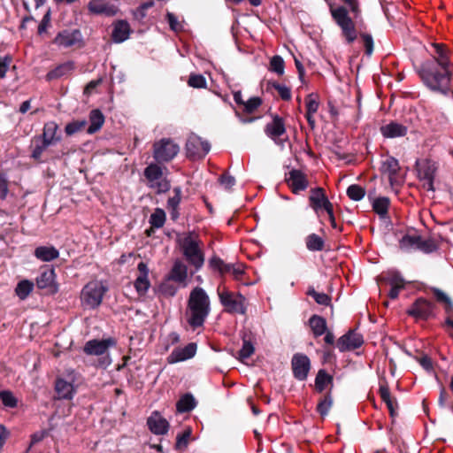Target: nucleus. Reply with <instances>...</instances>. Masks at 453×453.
<instances>
[{"instance_id":"a211bd4d","label":"nucleus","mask_w":453,"mask_h":453,"mask_svg":"<svg viewBox=\"0 0 453 453\" xmlns=\"http://www.w3.org/2000/svg\"><path fill=\"white\" fill-rule=\"evenodd\" d=\"M286 181L295 194L306 189L309 185L306 175L296 169H293L288 173V177H286Z\"/></svg>"},{"instance_id":"6e6552de","label":"nucleus","mask_w":453,"mask_h":453,"mask_svg":"<svg viewBox=\"0 0 453 453\" xmlns=\"http://www.w3.org/2000/svg\"><path fill=\"white\" fill-rule=\"evenodd\" d=\"M153 157L157 162H168L179 152V146L171 139H161L153 145Z\"/></svg>"},{"instance_id":"4be33fe9","label":"nucleus","mask_w":453,"mask_h":453,"mask_svg":"<svg viewBox=\"0 0 453 453\" xmlns=\"http://www.w3.org/2000/svg\"><path fill=\"white\" fill-rule=\"evenodd\" d=\"M265 133L277 142L278 139L286 133L284 119L279 115H273L272 121L265 125Z\"/></svg>"},{"instance_id":"9b49d317","label":"nucleus","mask_w":453,"mask_h":453,"mask_svg":"<svg viewBox=\"0 0 453 453\" xmlns=\"http://www.w3.org/2000/svg\"><path fill=\"white\" fill-rule=\"evenodd\" d=\"M400 247L404 250H420L426 253H430L435 249L433 242L424 240L418 234L404 235L400 241Z\"/></svg>"},{"instance_id":"20e7f679","label":"nucleus","mask_w":453,"mask_h":453,"mask_svg":"<svg viewBox=\"0 0 453 453\" xmlns=\"http://www.w3.org/2000/svg\"><path fill=\"white\" fill-rule=\"evenodd\" d=\"M108 290V287L102 280H93L88 282L81 292V305L87 309L97 308Z\"/></svg>"},{"instance_id":"ddd939ff","label":"nucleus","mask_w":453,"mask_h":453,"mask_svg":"<svg viewBox=\"0 0 453 453\" xmlns=\"http://www.w3.org/2000/svg\"><path fill=\"white\" fill-rule=\"evenodd\" d=\"M116 344L117 342L112 337L102 340L93 339L85 343L83 351L88 356H102L107 353L110 348L115 347Z\"/></svg>"},{"instance_id":"1a4fd4ad","label":"nucleus","mask_w":453,"mask_h":453,"mask_svg":"<svg viewBox=\"0 0 453 453\" xmlns=\"http://www.w3.org/2000/svg\"><path fill=\"white\" fill-rule=\"evenodd\" d=\"M381 174L388 179L391 187L398 186L403 181L399 162L393 157L383 159L380 166Z\"/></svg>"},{"instance_id":"a878e982","label":"nucleus","mask_w":453,"mask_h":453,"mask_svg":"<svg viewBox=\"0 0 453 453\" xmlns=\"http://www.w3.org/2000/svg\"><path fill=\"white\" fill-rule=\"evenodd\" d=\"M148 426L155 434H165L169 429L168 421L157 411H154L147 420Z\"/></svg>"},{"instance_id":"4d7b16f0","label":"nucleus","mask_w":453,"mask_h":453,"mask_svg":"<svg viewBox=\"0 0 453 453\" xmlns=\"http://www.w3.org/2000/svg\"><path fill=\"white\" fill-rule=\"evenodd\" d=\"M15 291H16L17 296L20 299H22V300L26 299L28 296V280H21L18 284Z\"/></svg>"},{"instance_id":"dca6fc26","label":"nucleus","mask_w":453,"mask_h":453,"mask_svg":"<svg viewBox=\"0 0 453 453\" xmlns=\"http://www.w3.org/2000/svg\"><path fill=\"white\" fill-rule=\"evenodd\" d=\"M293 374L296 379L304 380L311 369V362L309 357L304 354H295L291 361Z\"/></svg>"},{"instance_id":"0e129e2a","label":"nucleus","mask_w":453,"mask_h":453,"mask_svg":"<svg viewBox=\"0 0 453 453\" xmlns=\"http://www.w3.org/2000/svg\"><path fill=\"white\" fill-rule=\"evenodd\" d=\"M167 21L170 25V27L174 31H179L182 28L181 25L178 21V19L174 14L168 12L166 15Z\"/></svg>"},{"instance_id":"a19ab883","label":"nucleus","mask_w":453,"mask_h":453,"mask_svg":"<svg viewBox=\"0 0 453 453\" xmlns=\"http://www.w3.org/2000/svg\"><path fill=\"white\" fill-rule=\"evenodd\" d=\"M165 212L163 209L157 208L150 217V224L152 227L161 228L165 222Z\"/></svg>"},{"instance_id":"338daca9","label":"nucleus","mask_w":453,"mask_h":453,"mask_svg":"<svg viewBox=\"0 0 453 453\" xmlns=\"http://www.w3.org/2000/svg\"><path fill=\"white\" fill-rule=\"evenodd\" d=\"M389 411L390 416L394 417L396 414L397 403L394 397H390L388 400L384 402Z\"/></svg>"},{"instance_id":"393cba45","label":"nucleus","mask_w":453,"mask_h":453,"mask_svg":"<svg viewBox=\"0 0 453 453\" xmlns=\"http://www.w3.org/2000/svg\"><path fill=\"white\" fill-rule=\"evenodd\" d=\"M261 104H262V100L260 97H258V96L251 97L248 101H246L245 104H243L242 111V112L236 111V114L238 115L240 120L242 123L253 122L257 118L248 117L246 115L254 113Z\"/></svg>"},{"instance_id":"473e14b6","label":"nucleus","mask_w":453,"mask_h":453,"mask_svg":"<svg viewBox=\"0 0 453 453\" xmlns=\"http://www.w3.org/2000/svg\"><path fill=\"white\" fill-rule=\"evenodd\" d=\"M89 122L90 125L87 130L88 134H92L100 130L104 123V117L101 111L92 110L89 113Z\"/></svg>"},{"instance_id":"de8ad7c7","label":"nucleus","mask_w":453,"mask_h":453,"mask_svg":"<svg viewBox=\"0 0 453 453\" xmlns=\"http://www.w3.org/2000/svg\"><path fill=\"white\" fill-rule=\"evenodd\" d=\"M307 294L313 297L316 303L319 304L329 305L331 303V298L328 295L317 292L314 288L309 289Z\"/></svg>"},{"instance_id":"ea45409f","label":"nucleus","mask_w":453,"mask_h":453,"mask_svg":"<svg viewBox=\"0 0 453 453\" xmlns=\"http://www.w3.org/2000/svg\"><path fill=\"white\" fill-rule=\"evenodd\" d=\"M196 406V402L194 397L187 394L180 397V399L177 402L176 408L179 412H188L193 410Z\"/></svg>"},{"instance_id":"b1692460","label":"nucleus","mask_w":453,"mask_h":453,"mask_svg":"<svg viewBox=\"0 0 453 453\" xmlns=\"http://www.w3.org/2000/svg\"><path fill=\"white\" fill-rule=\"evenodd\" d=\"M431 47L434 50L433 52H431V56L433 57L431 61L435 62L436 65L442 67H450L452 65L449 59V50L446 45L434 42L431 44Z\"/></svg>"},{"instance_id":"e433bc0d","label":"nucleus","mask_w":453,"mask_h":453,"mask_svg":"<svg viewBox=\"0 0 453 453\" xmlns=\"http://www.w3.org/2000/svg\"><path fill=\"white\" fill-rule=\"evenodd\" d=\"M73 65L70 62L61 64L47 73V79L49 81L58 79L62 76L70 73L73 71Z\"/></svg>"},{"instance_id":"a18cd8bd","label":"nucleus","mask_w":453,"mask_h":453,"mask_svg":"<svg viewBox=\"0 0 453 453\" xmlns=\"http://www.w3.org/2000/svg\"><path fill=\"white\" fill-rule=\"evenodd\" d=\"M348 196L354 201H360L365 195V190L359 185L353 184L347 188Z\"/></svg>"},{"instance_id":"5701e85b","label":"nucleus","mask_w":453,"mask_h":453,"mask_svg":"<svg viewBox=\"0 0 453 453\" xmlns=\"http://www.w3.org/2000/svg\"><path fill=\"white\" fill-rule=\"evenodd\" d=\"M139 275L134 280V286L139 296H144L150 287L149 280V268L144 262H140L137 265Z\"/></svg>"},{"instance_id":"69168bd1","label":"nucleus","mask_w":453,"mask_h":453,"mask_svg":"<svg viewBox=\"0 0 453 453\" xmlns=\"http://www.w3.org/2000/svg\"><path fill=\"white\" fill-rule=\"evenodd\" d=\"M417 360L426 371L430 372L433 370V362L428 356H422L418 357Z\"/></svg>"},{"instance_id":"e2e57ef3","label":"nucleus","mask_w":453,"mask_h":453,"mask_svg":"<svg viewBox=\"0 0 453 453\" xmlns=\"http://www.w3.org/2000/svg\"><path fill=\"white\" fill-rule=\"evenodd\" d=\"M231 275H233V277L235 279V280H241L242 274L244 273V265L241 263H237V264H233V266L231 268Z\"/></svg>"},{"instance_id":"f3484780","label":"nucleus","mask_w":453,"mask_h":453,"mask_svg":"<svg viewBox=\"0 0 453 453\" xmlns=\"http://www.w3.org/2000/svg\"><path fill=\"white\" fill-rule=\"evenodd\" d=\"M88 10L92 14L114 16L118 12V7L111 0H90Z\"/></svg>"},{"instance_id":"f704fd0d","label":"nucleus","mask_w":453,"mask_h":453,"mask_svg":"<svg viewBox=\"0 0 453 453\" xmlns=\"http://www.w3.org/2000/svg\"><path fill=\"white\" fill-rule=\"evenodd\" d=\"M57 130L58 125L55 122H49L45 124L42 134L43 147H48L58 141V138L56 137Z\"/></svg>"},{"instance_id":"09e8293b","label":"nucleus","mask_w":453,"mask_h":453,"mask_svg":"<svg viewBox=\"0 0 453 453\" xmlns=\"http://www.w3.org/2000/svg\"><path fill=\"white\" fill-rule=\"evenodd\" d=\"M87 126L86 120H76L71 123H68L65 126V133L69 135H72L81 130H82Z\"/></svg>"},{"instance_id":"f257e3e1","label":"nucleus","mask_w":453,"mask_h":453,"mask_svg":"<svg viewBox=\"0 0 453 453\" xmlns=\"http://www.w3.org/2000/svg\"><path fill=\"white\" fill-rule=\"evenodd\" d=\"M419 77L424 84L434 92L446 95L450 90L452 71L450 67L439 66L435 62L426 61L418 70Z\"/></svg>"},{"instance_id":"052dcab7","label":"nucleus","mask_w":453,"mask_h":453,"mask_svg":"<svg viewBox=\"0 0 453 453\" xmlns=\"http://www.w3.org/2000/svg\"><path fill=\"white\" fill-rule=\"evenodd\" d=\"M273 87L283 100H289L291 98V90L288 87L280 84H275Z\"/></svg>"},{"instance_id":"7ed1b4c3","label":"nucleus","mask_w":453,"mask_h":453,"mask_svg":"<svg viewBox=\"0 0 453 453\" xmlns=\"http://www.w3.org/2000/svg\"><path fill=\"white\" fill-rule=\"evenodd\" d=\"M202 246V241L194 233H188L180 240V247L183 256L188 263L195 267L196 271L200 270L204 264V254Z\"/></svg>"},{"instance_id":"7c9ffc66","label":"nucleus","mask_w":453,"mask_h":453,"mask_svg":"<svg viewBox=\"0 0 453 453\" xmlns=\"http://www.w3.org/2000/svg\"><path fill=\"white\" fill-rule=\"evenodd\" d=\"M130 34V26L125 20H119L113 26L111 37L114 42L119 43L126 41Z\"/></svg>"},{"instance_id":"603ef678","label":"nucleus","mask_w":453,"mask_h":453,"mask_svg":"<svg viewBox=\"0 0 453 453\" xmlns=\"http://www.w3.org/2000/svg\"><path fill=\"white\" fill-rule=\"evenodd\" d=\"M331 406H332V398H331V396L326 395V396H325V398L323 400H321L319 403V404L317 406V411L322 417H324V416L327 415Z\"/></svg>"},{"instance_id":"f03ea898","label":"nucleus","mask_w":453,"mask_h":453,"mask_svg":"<svg viewBox=\"0 0 453 453\" xmlns=\"http://www.w3.org/2000/svg\"><path fill=\"white\" fill-rule=\"evenodd\" d=\"M211 311V302L206 292L200 287H196L189 295L187 307V321L196 329L203 325Z\"/></svg>"},{"instance_id":"c85d7f7f","label":"nucleus","mask_w":453,"mask_h":453,"mask_svg":"<svg viewBox=\"0 0 453 453\" xmlns=\"http://www.w3.org/2000/svg\"><path fill=\"white\" fill-rule=\"evenodd\" d=\"M55 390L58 399H73L75 388L73 381H67L63 378H58L55 382Z\"/></svg>"},{"instance_id":"774afa93","label":"nucleus","mask_w":453,"mask_h":453,"mask_svg":"<svg viewBox=\"0 0 453 453\" xmlns=\"http://www.w3.org/2000/svg\"><path fill=\"white\" fill-rule=\"evenodd\" d=\"M220 184L223 185L226 188H230L234 185V179L227 174H223L219 178Z\"/></svg>"},{"instance_id":"6e6d98bb","label":"nucleus","mask_w":453,"mask_h":453,"mask_svg":"<svg viewBox=\"0 0 453 453\" xmlns=\"http://www.w3.org/2000/svg\"><path fill=\"white\" fill-rule=\"evenodd\" d=\"M50 27V11L47 9L46 12L43 15V18L41 23L38 26V34L43 35L47 32V29Z\"/></svg>"},{"instance_id":"2eb2a0df","label":"nucleus","mask_w":453,"mask_h":453,"mask_svg":"<svg viewBox=\"0 0 453 453\" xmlns=\"http://www.w3.org/2000/svg\"><path fill=\"white\" fill-rule=\"evenodd\" d=\"M434 308L433 303L418 298L408 310V314L416 319L426 320L434 316Z\"/></svg>"},{"instance_id":"0eeeda50","label":"nucleus","mask_w":453,"mask_h":453,"mask_svg":"<svg viewBox=\"0 0 453 453\" xmlns=\"http://www.w3.org/2000/svg\"><path fill=\"white\" fill-rule=\"evenodd\" d=\"M144 176L147 184L150 188L156 189L157 193H165L171 188L170 182L163 176V169L157 164H150L144 169Z\"/></svg>"},{"instance_id":"412c9836","label":"nucleus","mask_w":453,"mask_h":453,"mask_svg":"<svg viewBox=\"0 0 453 453\" xmlns=\"http://www.w3.org/2000/svg\"><path fill=\"white\" fill-rule=\"evenodd\" d=\"M197 346L196 343L191 342L185 347H179L174 349L168 356L167 361L169 364H175L192 358L196 353Z\"/></svg>"},{"instance_id":"c03bdc74","label":"nucleus","mask_w":453,"mask_h":453,"mask_svg":"<svg viewBox=\"0 0 453 453\" xmlns=\"http://www.w3.org/2000/svg\"><path fill=\"white\" fill-rule=\"evenodd\" d=\"M388 206L389 199L387 197H379L372 203L373 211L380 216H385L388 213Z\"/></svg>"},{"instance_id":"4468645a","label":"nucleus","mask_w":453,"mask_h":453,"mask_svg":"<svg viewBox=\"0 0 453 453\" xmlns=\"http://www.w3.org/2000/svg\"><path fill=\"white\" fill-rule=\"evenodd\" d=\"M55 271L53 268H42L40 275L36 278L37 287L43 290L44 294L53 295L58 292V286L55 280Z\"/></svg>"},{"instance_id":"c756f323","label":"nucleus","mask_w":453,"mask_h":453,"mask_svg":"<svg viewBox=\"0 0 453 453\" xmlns=\"http://www.w3.org/2000/svg\"><path fill=\"white\" fill-rule=\"evenodd\" d=\"M181 188L180 187H176L173 189V194L169 196L167 200L166 207L170 212L171 219L173 220H176L180 216L179 206L181 202Z\"/></svg>"},{"instance_id":"423d86ee","label":"nucleus","mask_w":453,"mask_h":453,"mask_svg":"<svg viewBox=\"0 0 453 453\" xmlns=\"http://www.w3.org/2000/svg\"><path fill=\"white\" fill-rule=\"evenodd\" d=\"M218 294L221 304L225 307L226 311L229 313L245 314L246 305L245 297L240 293L229 291L226 288L218 289Z\"/></svg>"},{"instance_id":"49530a36","label":"nucleus","mask_w":453,"mask_h":453,"mask_svg":"<svg viewBox=\"0 0 453 453\" xmlns=\"http://www.w3.org/2000/svg\"><path fill=\"white\" fill-rule=\"evenodd\" d=\"M188 84L195 88H205L207 86L205 78L202 74L197 73H191L189 75Z\"/></svg>"},{"instance_id":"c9c22d12","label":"nucleus","mask_w":453,"mask_h":453,"mask_svg":"<svg viewBox=\"0 0 453 453\" xmlns=\"http://www.w3.org/2000/svg\"><path fill=\"white\" fill-rule=\"evenodd\" d=\"M309 323L315 337L321 336L326 332V321L324 318L313 315L309 319Z\"/></svg>"},{"instance_id":"aec40b11","label":"nucleus","mask_w":453,"mask_h":453,"mask_svg":"<svg viewBox=\"0 0 453 453\" xmlns=\"http://www.w3.org/2000/svg\"><path fill=\"white\" fill-rule=\"evenodd\" d=\"M81 42L80 30H64L59 32L53 42L59 47L69 48Z\"/></svg>"},{"instance_id":"72a5a7b5","label":"nucleus","mask_w":453,"mask_h":453,"mask_svg":"<svg viewBox=\"0 0 453 453\" xmlns=\"http://www.w3.org/2000/svg\"><path fill=\"white\" fill-rule=\"evenodd\" d=\"M187 276V265L180 260L175 261L171 271V279L176 282L182 283L186 280Z\"/></svg>"},{"instance_id":"3c124183","label":"nucleus","mask_w":453,"mask_h":453,"mask_svg":"<svg viewBox=\"0 0 453 453\" xmlns=\"http://www.w3.org/2000/svg\"><path fill=\"white\" fill-rule=\"evenodd\" d=\"M305 104L306 112H308L309 114H315L318 111L319 103L314 95H308V96L305 99Z\"/></svg>"},{"instance_id":"4c0bfd02","label":"nucleus","mask_w":453,"mask_h":453,"mask_svg":"<svg viewBox=\"0 0 453 453\" xmlns=\"http://www.w3.org/2000/svg\"><path fill=\"white\" fill-rule=\"evenodd\" d=\"M209 265L214 271H218L221 275L231 273L233 264H226L221 258L213 257L209 261Z\"/></svg>"},{"instance_id":"864d4df0","label":"nucleus","mask_w":453,"mask_h":453,"mask_svg":"<svg viewBox=\"0 0 453 453\" xmlns=\"http://www.w3.org/2000/svg\"><path fill=\"white\" fill-rule=\"evenodd\" d=\"M0 400L3 404L6 407H15L17 404V400L14 395L9 391H1L0 392Z\"/></svg>"},{"instance_id":"9d476101","label":"nucleus","mask_w":453,"mask_h":453,"mask_svg":"<svg viewBox=\"0 0 453 453\" xmlns=\"http://www.w3.org/2000/svg\"><path fill=\"white\" fill-rule=\"evenodd\" d=\"M309 205L318 217H321L324 211L330 210L333 203L328 200L325 189L322 188H311L309 196Z\"/></svg>"},{"instance_id":"13d9d810","label":"nucleus","mask_w":453,"mask_h":453,"mask_svg":"<svg viewBox=\"0 0 453 453\" xmlns=\"http://www.w3.org/2000/svg\"><path fill=\"white\" fill-rule=\"evenodd\" d=\"M254 352L253 345L247 341L243 342L242 347L239 351V357L242 360L249 358Z\"/></svg>"},{"instance_id":"f8f14e48","label":"nucleus","mask_w":453,"mask_h":453,"mask_svg":"<svg viewBox=\"0 0 453 453\" xmlns=\"http://www.w3.org/2000/svg\"><path fill=\"white\" fill-rule=\"evenodd\" d=\"M211 149V145L207 141H203L196 134H190L186 142L187 154L191 158L203 157Z\"/></svg>"},{"instance_id":"bf43d9fd","label":"nucleus","mask_w":453,"mask_h":453,"mask_svg":"<svg viewBox=\"0 0 453 453\" xmlns=\"http://www.w3.org/2000/svg\"><path fill=\"white\" fill-rule=\"evenodd\" d=\"M361 39L364 44V47L365 49V53L367 55H371L373 50V40L372 37L370 35L367 34H362Z\"/></svg>"},{"instance_id":"cd10ccee","label":"nucleus","mask_w":453,"mask_h":453,"mask_svg":"<svg viewBox=\"0 0 453 453\" xmlns=\"http://www.w3.org/2000/svg\"><path fill=\"white\" fill-rule=\"evenodd\" d=\"M386 282L390 286L388 296L391 299L398 297L399 293L405 287L404 280L397 273H389L385 278Z\"/></svg>"},{"instance_id":"37998d69","label":"nucleus","mask_w":453,"mask_h":453,"mask_svg":"<svg viewBox=\"0 0 453 453\" xmlns=\"http://www.w3.org/2000/svg\"><path fill=\"white\" fill-rule=\"evenodd\" d=\"M434 171V168L428 164L418 169V177L426 180L428 189H433Z\"/></svg>"},{"instance_id":"6ab92c4d","label":"nucleus","mask_w":453,"mask_h":453,"mask_svg":"<svg viewBox=\"0 0 453 453\" xmlns=\"http://www.w3.org/2000/svg\"><path fill=\"white\" fill-rule=\"evenodd\" d=\"M363 337L355 331H349L339 338L337 348L340 351L352 350L359 348L363 344Z\"/></svg>"},{"instance_id":"bb28decb","label":"nucleus","mask_w":453,"mask_h":453,"mask_svg":"<svg viewBox=\"0 0 453 453\" xmlns=\"http://www.w3.org/2000/svg\"><path fill=\"white\" fill-rule=\"evenodd\" d=\"M408 127L398 122L392 121L380 127V133L385 138H397L407 134Z\"/></svg>"},{"instance_id":"680f3d73","label":"nucleus","mask_w":453,"mask_h":453,"mask_svg":"<svg viewBox=\"0 0 453 453\" xmlns=\"http://www.w3.org/2000/svg\"><path fill=\"white\" fill-rule=\"evenodd\" d=\"M11 62L12 58L9 56L0 57V78H4L5 76Z\"/></svg>"},{"instance_id":"58836bf2","label":"nucleus","mask_w":453,"mask_h":453,"mask_svg":"<svg viewBox=\"0 0 453 453\" xmlns=\"http://www.w3.org/2000/svg\"><path fill=\"white\" fill-rule=\"evenodd\" d=\"M306 248L311 251H320L324 249V240L316 234H309L305 239Z\"/></svg>"},{"instance_id":"5fc2aeb1","label":"nucleus","mask_w":453,"mask_h":453,"mask_svg":"<svg viewBox=\"0 0 453 453\" xmlns=\"http://www.w3.org/2000/svg\"><path fill=\"white\" fill-rule=\"evenodd\" d=\"M191 436V430L187 429L182 434H178L176 438V447L179 449H185Z\"/></svg>"},{"instance_id":"2f4dec72","label":"nucleus","mask_w":453,"mask_h":453,"mask_svg":"<svg viewBox=\"0 0 453 453\" xmlns=\"http://www.w3.org/2000/svg\"><path fill=\"white\" fill-rule=\"evenodd\" d=\"M35 256L41 261L50 262L59 256V252L52 246H40L35 249Z\"/></svg>"},{"instance_id":"8fccbe9b","label":"nucleus","mask_w":453,"mask_h":453,"mask_svg":"<svg viewBox=\"0 0 453 453\" xmlns=\"http://www.w3.org/2000/svg\"><path fill=\"white\" fill-rule=\"evenodd\" d=\"M270 69L278 74L284 73V61L280 56H273L270 61Z\"/></svg>"},{"instance_id":"79ce46f5","label":"nucleus","mask_w":453,"mask_h":453,"mask_svg":"<svg viewBox=\"0 0 453 453\" xmlns=\"http://www.w3.org/2000/svg\"><path fill=\"white\" fill-rule=\"evenodd\" d=\"M332 376L327 374L326 371L319 370L315 379L316 389L319 392H322L328 384L332 383Z\"/></svg>"},{"instance_id":"39448f33","label":"nucleus","mask_w":453,"mask_h":453,"mask_svg":"<svg viewBox=\"0 0 453 453\" xmlns=\"http://www.w3.org/2000/svg\"><path fill=\"white\" fill-rule=\"evenodd\" d=\"M331 14L334 21L342 29V35L348 43H352L357 37L355 23L349 16L347 9L343 6L331 8Z\"/></svg>"}]
</instances>
